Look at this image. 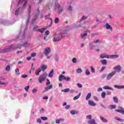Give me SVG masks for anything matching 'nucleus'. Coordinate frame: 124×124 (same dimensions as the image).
Masks as SVG:
<instances>
[{"mask_svg":"<svg viewBox=\"0 0 124 124\" xmlns=\"http://www.w3.org/2000/svg\"><path fill=\"white\" fill-rule=\"evenodd\" d=\"M16 49H18V46L16 45H12L10 46L9 48L3 49L2 53H6L7 52H10L13 50H16Z\"/></svg>","mask_w":124,"mask_h":124,"instance_id":"f257e3e1","label":"nucleus"},{"mask_svg":"<svg viewBox=\"0 0 124 124\" xmlns=\"http://www.w3.org/2000/svg\"><path fill=\"white\" fill-rule=\"evenodd\" d=\"M63 37H64L62 36V35L55 33L53 37V41L54 42H57V41H61L62 38H63Z\"/></svg>","mask_w":124,"mask_h":124,"instance_id":"f03ea898","label":"nucleus"},{"mask_svg":"<svg viewBox=\"0 0 124 124\" xmlns=\"http://www.w3.org/2000/svg\"><path fill=\"white\" fill-rule=\"evenodd\" d=\"M46 78H47V74L46 73H44V74L43 76L39 77L38 80L40 84H42L43 82H44V81L46 80Z\"/></svg>","mask_w":124,"mask_h":124,"instance_id":"7ed1b4c3","label":"nucleus"},{"mask_svg":"<svg viewBox=\"0 0 124 124\" xmlns=\"http://www.w3.org/2000/svg\"><path fill=\"white\" fill-rule=\"evenodd\" d=\"M115 74H116V72L115 71L109 73L107 76V80H110V79H111V78H112V77H113Z\"/></svg>","mask_w":124,"mask_h":124,"instance_id":"20e7f679","label":"nucleus"},{"mask_svg":"<svg viewBox=\"0 0 124 124\" xmlns=\"http://www.w3.org/2000/svg\"><path fill=\"white\" fill-rule=\"evenodd\" d=\"M113 69L115 70V72H120L122 70V67H121V65H118L113 67Z\"/></svg>","mask_w":124,"mask_h":124,"instance_id":"39448f33","label":"nucleus"},{"mask_svg":"<svg viewBox=\"0 0 124 124\" xmlns=\"http://www.w3.org/2000/svg\"><path fill=\"white\" fill-rule=\"evenodd\" d=\"M118 108H119L120 109H116L115 111L118 112V113H121L122 115H124V109L123 107H119Z\"/></svg>","mask_w":124,"mask_h":124,"instance_id":"423d86ee","label":"nucleus"},{"mask_svg":"<svg viewBox=\"0 0 124 124\" xmlns=\"http://www.w3.org/2000/svg\"><path fill=\"white\" fill-rule=\"evenodd\" d=\"M51 52V49L50 47H46L45 49L44 54L46 56H48L49 53Z\"/></svg>","mask_w":124,"mask_h":124,"instance_id":"0eeeda50","label":"nucleus"},{"mask_svg":"<svg viewBox=\"0 0 124 124\" xmlns=\"http://www.w3.org/2000/svg\"><path fill=\"white\" fill-rule=\"evenodd\" d=\"M88 104L90 106H96V104L91 100H88Z\"/></svg>","mask_w":124,"mask_h":124,"instance_id":"6e6552de","label":"nucleus"},{"mask_svg":"<svg viewBox=\"0 0 124 124\" xmlns=\"http://www.w3.org/2000/svg\"><path fill=\"white\" fill-rule=\"evenodd\" d=\"M47 68L48 66L47 65L43 64L41 65V69H42L43 72H44V71H45V70L47 69Z\"/></svg>","mask_w":124,"mask_h":124,"instance_id":"1a4fd4ad","label":"nucleus"},{"mask_svg":"<svg viewBox=\"0 0 124 124\" xmlns=\"http://www.w3.org/2000/svg\"><path fill=\"white\" fill-rule=\"evenodd\" d=\"M58 13H59V14H61L62 13V11H63V7L60 5H58Z\"/></svg>","mask_w":124,"mask_h":124,"instance_id":"9d476101","label":"nucleus"},{"mask_svg":"<svg viewBox=\"0 0 124 124\" xmlns=\"http://www.w3.org/2000/svg\"><path fill=\"white\" fill-rule=\"evenodd\" d=\"M31 5H29L28 8V19L31 18Z\"/></svg>","mask_w":124,"mask_h":124,"instance_id":"9b49d317","label":"nucleus"},{"mask_svg":"<svg viewBox=\"0 0 124 124\" xmlns=\"http://www.w3.org/2000/svg\"><path fill=\"white\" fill-rule=\"evenodd\" d=\"M64 78H65V77H64V75H60L59 76V80L60 81V82H62V80H65Z\"/></svg>","mask_w":124,"mask_h":124,"instance_id":"f8f14e48","label":"nucleus"},{"mask_svg":"<svg viewBox=\"0 0 124 124\" xmlns=\"http://www.w3.org/2000/svg\"><path fill=\"white\" fill-rule=\"evenodd\" d=\"M41 72V69L40 68H38V69H36L35 71V75L36 76H39V73Z\"/></svg>","mask_w":124,"mask_h":124,"instance_id":"ddd939ff","label":"nucleus"},{"mask_svg":"<svg viewBox=\"0 0 124 124\" xmlns=\"http://www.w3.org/2000/svg\"><path fill=\"white\" fill-rule=\"evenodd\" d=\"M106 29H107V30H110L111 31H112L113 28L112 27H111V26H110L108 23H107L106 25Z\"/></svg>","mask_w":124,"mask_h":124,"instance_id":"4468645a","label":"nucleus"},{"mask_svg":"<svg viewBox=\"0 0 124 124\" xmlns=\"http://www.w3.org/2000/svg\"><path fill=\"white\" fill-rule=\"evenodd\" d=\"M52 88H53V86H52V85H49L47 87H46L45 88V90L44 92H47V91H48L49 90H51V89H52Z\"/></svg>","mask_w":124,"mask_h":124,"instance_id":"2eb2a0df","label":"nucleus"},{"mask_svg":"<svg viewBox=\"0 0 124 124\" xmlns=\"http://www.w3.org/2000/svg\"><path fill=\"white\" fill-rule=\"evenodd\" d=\"M46 30V28H42L40 29H37V31H39V32H41V33H43L44 31H45Z\"/></svg>","mask_w":124,"mask_h":124,"instance_id":"dca6fc26","label":"nucleus"},{"mask_svg":"<svg viewBox=\"0 0 124 124\" xmlns=\"http://www.w3.org/2000/svg\"><path fill=\"white\" fill-rule=\"evenodd\" d=\"M109 58H110V59H117V58H119V55L116 54L110 55Z\"/></svg>","mask_w":124,"mask_h":124,"instance_id":"f3484780","label":"nucleus"},{"mask_svg":"<svg viewBox=\"0 0 124 124\" xmlns=\"http://www.w3.org/2000/svg\"><path fill=\"white\" fill-rule=\"evenodd\" d=\"M54 76V70L52 69L48 74V77L52 78Z\"/></svg>","mask_w":124,"mask_h":124,"instance_id":"a211bd4d","label":"nucleus"},{"mask_svg":"<svg viewBox=\"0 0 124 124\" xmlns=\"http://www.w3.org/2000/svg\"><path fill=\"white\" fill-rule=\"evenodd\" d=\"M91 96H92V93H88L86 96V100H89V99L91 98Z\"/></svg>","mask_w":124,"mask_h":124,"instance_id":"6ab92c4d","label":"nucleus"},{"mask_svg":"<svg viewBox=\"0 0 124 124\" xmlns=\"http://www.w3.org/2000/svg\"><path fill=\"white\" fill-rule=\"evenodd\" d=\"M100 119L101 121H102V122H103V123H107V120L105 119V118L103 117V116H100Z\"/></svg>","mask_w":124,"mask_h":124,"instance_id":"aec40b11","label":"nucleus"},{"mask_svg":"<svg viewBox=\"0 0 124 124\" xmlns=\"http://www.w3.org/2000/svg\"><path fill=\"white\" fill-rule=\"evenodd\" d=\"M114 88H116V89H124V86H120V85H115L114 86Z\"/></svg>","mask_w":124,"mask_h":124,"instance_id":"412c9836","label":"nucleus"},{"mask_svg":"<svg viewBox=\"0 0 124 124\" xmlns=\"http://www.w3.org/2000/svg\"><path fill=\"white\" fill-rule=\"evenodd\" d=\"M88 124H96V123H95V120H94V119L90 120V121L88 122Z\"/></svg>","mask_w":124,"mask_h":124,"instance_id":"4be33fe9","label":"nucleus"},{"mask_svg":"<svg viewBox=\"0 0 124 124\" xmlns=\"http://www.w3.org/2000/svg\"><path fill=\"white\" fill-rule=\"evenodd\" d=\"M63 121H64V119H63L62 118L57 119L56 121V124H60V123H61V122H63Z\"/></svg>","mask_w":124,"mask_h":124,"instance_id":"5701e85b","label":"nucleus"},{"mask_svg":"<svg viewBox=\"0 0 124 124\" xmlns=\"http://www.w3.org/2000/svg\"><path fill=\"white\" fill-rule=\"evenodd\" d=\"M27 4H28V1H26L22 6L23 9H26V8H27Z\"/></svg>","mask_w":124,"mask_h":124,"instance_id":"b1692460","label":"nucleus"},{"mask_svg":"<svg viewBox=\"0 0 124 124\" xmlns=\"http://www.w3.org/2000/svg\"><path fill=\"white\" fill-rule=\"evenodd\" d=\"M80 96H81V93H79L78 95L75 96L73 98V100H77V99H78V98H79V97H80Z\"/></svg>","mask_w":124,"mask_h":124,"instance_id":"393cba45","label":"nucleus"},{"mask_svg":"<svg viewBox=\"0 0 124 124\" xmlns=\"http://www.w3.org/2000/svg\"><path fill=\"white\" fill-rule=\"evenodd\" d=\"M87 35H88V33H84L83 34H81L80 35V36H81V38H86V36H87Z\"/></svg>","mask_w":124,"mask_h":124,"instance_id":"a878e982","label":"nucleus"},{"mask_svg":"<svg viewBox=\"0 0 124 124\" xmlns=\"http://www.w3.org/2000/svg\"><path fill=\"white\" fill-rule=\"evenodd\" d=\"M113 100H114V102H115V103H118V102L119 101V99H118V98L116 96L113 97Z\"/></svg>","mask_w":124,"mask_h":124,"instance_id":"bb28decb","label":"nucleus"},{"mask_svg":"<svg viewBox=\"0 0 124 124\" xmlns=\"http://www.w3.org/2000/svg\"><path fill=\"white\" fill-rule=\"evenodd\" d=\"M103 89L104 90H113V88L107 86L103 87Z\"/></svg>","mask_w":124,"mask_h":124,"instance_id":"cd10ccee","label":"nucleus"},{"mask_svg":"<svg viewBox=\"0 0 124 124\" xmlns=\"http://www.w3.org/2000/svg\"><path fill=\"white\" fill-rule=\"evenodd\" d=\"M38 16H39V11H38V13L34 16V17H35L34 21H35L36 19L38 18Z\"/></svg>","mask_w":124,"mask_h":124,"instance_id":"c85d7f7f","label":"nucleus"},{"mask_svg":"<svg viewBox=\"0 0 124 124\" xmlns=\"http://www.w3.org/2000/svg\"><path fill=\"white\" fill-rule=\"evenodd\" d=\"M101 62L102 64H107V61H106V60H101Z\"/></svg>","mask_w":124,"mask_h":124,"instance_id":"c756f323","label":"nucleus"},{"mask_svg":"<svg viewBox=\"0 0 124 124\" xmlns=\"http://www.w3.org/2000/svg\"><path fill=\"white\" fill-rule=\"evenodd\" d=\"M116 105H111L109 106V108L113 109H116Z\"/></svg>","mask_w":124,"mask_h":124,"instance_id":"7c9ffc66","label":"nucleus"},{"mask_svg":"<svg viewBox=\"0 0 124 124\" xmlns=\"http://www.w3.org/2000/svg\"><path fill=\"white\" fill-rule=\"evenodd\" d=\"M51 7H52V4L51 3L47 4V5L46 6V9H48L49 10L51 9Z\"/></svg>","mask_w":124,"mask_h":124,"instance_id":"2f4dec72","label":"nucleus"},{"mask_svg":"<svg viewBox=\"0 0 124 124\" xmlns=\"http://www.w3.org/2000/svg\"><path fill=\"white\" fill-rule=\"evenodd\" d=\"M71 114H72V115H76L77 114H78V111H75L74 110H71L70 111Z\"/></svg>","mask_w":124,"mask_h":124,"instance_id":"473e14b6","label":"nucleus"},{"mask_svg":"<svg viewBox=\"0 0 124 124\" xmlns=\"http://www.w3.org/2000/svg\"><path fill=\"white\" fill-rule=\"evenodd\" d=\"M106 95V93L105 92H103L101 93V96L102 98H105Z\"/></svg>","mask_w":124,"mask_h":124,"instance_id":"72a5a7b5","label":"nucleus"},{"mask_svg":"<svg viewBox=\"0 0 124 124\" xmlns=\"http://www.w3.org/2000/svg\"><path fill=\"white\" fill-rule=\"evenodd\" d=\"M100 57L101 58V59H105V58H106L107 59H109V56H103L102 55H100Z\"/></svg>","mask_w":124,"mask_h":124,"instance_id":"f704fd0d","label":"nucleus"},{"mask_svg":"<svg viewBox=\"0 0 124 124\" xmlns=\"http://www.w3.org/2000/svg\"><path fill=\"white\" fill-rule=\"evenodd\" d=\"M85 74L87 76H89L90 75V74H91V73L90 72V71H89V69H87L86 70H85Z\"/></svg>","mask_w":124,"mask_h":124,"instance_id":"c9c22d12","label":"nucleus"},{"mask_svg":"<svg viewBox=\"0 0 124 124\" xmlns=\"http://www.w3.org/2000/svg\"><path fill=\"white\" fill-rule=\"evenodd\" d=\"M59 21H60V19L58 17H56L55 18L54 23L55 24H58L59 23Z\"/></svg>","mask_w":124,"mask_h":124,"instance_id":"e433bc0d","label":"nucleus"},{"mask_svg":"<svg viewBox=\"0 0 124 124\" xmlns=\"http://www.w3.org/2000/svg\"><path fill=\"white\" fill-rule=\"evenodd\" d=\"M70 91V89L69 88H67L64 89V90H62V92H64V93H68Z\"/></svg>","mask_w":124,"mask_h":124,"instance_id":"4c0bfd02","label":"nucleus"},{"mask_svg":"<svg viewBox=\"0 0 124 124\" xmlns=\"http://www.w3.org/2000/svg\"><path fill=\"white\" fill-rule=\"evenodd\" d=\"M19 11H20V8H18L17 10L16 11L15 15H18V14H19Z\"/></svg>","mask_w":124,"mask_h":124,"instance_id":"58836bf2","label":"nucleus"},{"mask_svg":"<svg viewBox=\"0 0 124 124\" xmlns=\"http://www.w3.org/2000/svg\"><path fill=\"white\" fill-rule=\"evenodd\" d=\"M15 72H16V75H20V73H19V68H17L15 70Z\"/></svg>","mask_w":124,"mask_h":124,"instance_id":"ea45409f","label":"nucleus"},{"mask_svg":"<svg viewBox=\"0 0 124 124\" xmlns=\"http://www.w3.org/2000/svg\"><path fill=\"white\" fill-rule=\"evenodd\" d=\"M116 120L117 121H119V122H121V123H123L124 122V119H121V118H116Z\"/></svg>","mask_w":124,"mask_h":124,"instance_id":"a19ab883","label":"nucleus"},{"mask_svg":"<svg viewBox=\"0 0 124 124\" xmlns=\"http://www.w3.org/2000/svg\"><path fill=\"white\" fill-rule=\"evenodd\" d=\"M25 1V0H19L18 5H20L23 3V2Z\"/></svg>","mask_w":124,"mask_h":124,"instance_id":"79ce46f5","label":"nucleus"},{"mask_svg":"<svg viewBox=\"0 0 124 124\" xmlns=\"http://www.w3.org/2000/svg\"><path fill=\"white\" fill-rule=\"evenodd\" d=\"M82 69L81 68H78L77 70V73H81L82 72Z\"/></svg>","mask_w":124,"mask_h":124,"instance_id":"37998d69","label":"nucleus"},{"mask_svg":"<svg viewBox=\"0 0 124 124\" xmlns=\"http://www.w3.org/2000/svg\"><path fill=\"white\" fill-rule=\"evenodd\" d=\"M5 70H6V71H9V70H10V66H9V65H7L6 67Z\"/></svg>","mask_w":124,"mask_h":124,"instance_id":"c03bdc74","label":"nucleus"},{"mask_svg":"<svg viewBox=\"0 0 124 124\" xmlns=\"http://www.w3.org/2000/svg\"><path fill=\"white\" fill-rule=\"evenodd\" d=\"M41 119L43 121H46V120H48V118L46 117H41Z\"/></svg>","mask_w":124,"mask_h":124,"instance_id":"a18cd8bd","label":"nucleus"},{"mask_svg":"<svg viewBox=\"0 0 124 124\" xmlns=\"http://www.w3.org/2000/svg\"><path fill=\"white\" fill-rule=\"evenodd\" d=\"M29 89H30V86H26L24 88V90H25L26 92H29Z\"/></svg>","mask_w":124,"mask_h":124,"instance_id":"49530a36","label":"nucleus"},{"mask_svg":"<svg viewBox=\"0 0 124 124\" xmlns=\"http://www.w3.org/2000/svg\"><path fill=\"white\" fill-rule=\"evenodd\" d=\"M87 18H88V16H83L81 19V21H82L83 20H86V19H87Z\"/></svg>","mask_w":124,"mask_h":124,"instance_id":"de8ad7c7","label":"nucleus"},{"mask_svg":"<svg viewBox=\"0 0 124 124\" xmlns=\"http://www.w3.org/2000/svg\"><path fill=\"white\" fill-rule=\"evenodd\" d=\"M64 79H65V80H66V81H70V80H71V78H70L69 77H65L64 78Z\"/></svg>","mask_w":124,"mask_h":124,"instance_id":"09e8293b","label":"nucleus"},{"mask_svg":"<svg viewBox=\"0 0 124 124\" xmlns=\"http://www.w3.org/2000/svg\"><path fill=\"white\" fill-rule=\"evenodd\" d=\"M72 62H74V63H76V62H77V59H76V58H73L72 59Z\"/></svg>","mask_w":124,"mask_h":124,"instance_id":"8fccbe9b","label":"nucleus"},{"mask_svg":"<svg viewBox=\"0 0 124 124\" xmlns=\"http://www.w3.org/2000/svg\"><path fill=\"white\" fill-rule=\"evenodd\" d=\"M37 92V89H33L32 91V93H35Z\"/></svg>","mask_w":124,"mask_h":124,"instance_id":"3c124183","label":"nucleus"},{"mask_svg":"<svg viewBox=\"0 0 124 124\" xmlns=\"http://www.w3.org/2000/svg\"><path fill=\"white\" fill-rule=\"evenodd\" d=\"M35 56H36V53H32L31 54V57L32 58H33V57H35Z\"/></svg>","mask_w":124,"mask_h":124,"instance_id":"603ef678","label":"nucleus"},{"mask_svg":"<svg viewBox=\"0 0 124 124\" xmlns=\"http://www.w3.org/2000/svg\"><path fill=\"white\" fill-rule=\"evenodd\" d=\"M93 98H94V100L95 101H98V98H97V97L95 96H94L93 97Z\"/></svg>","mask_w":124,"mask_h":124,"instance_id":"864d4df0","label":"nucleus"},{"mask_svg":"<svg viewBox=\"0 0 124 124\" xmlns=\"http://www.w3.org/2000/svg\"><path fill=\"white\" fill-rule=\"evenodd\" d=\"M91 71L93 73H94L95 72V70H94V68L93 67V66H91Z\"/></svg>","mask_w":124,"mask_h":124,"instance_id":"5fc2aeb1","label":"nucleus"},{"mask_svg":"<svg viewBox=\"0 0 124 124\" xmlns=\"http://www.w3.org/2000/svg\"><path fill=\"white\" fill-rule=\"evenodd\" d=\"M45 34L46 35H48V34H50V31H48V30L46 31Z\"/></svg>","mask_w":124,"mask_h":124,"instance_id":"6e6d98bb","label":"nucleus"},{"mask_svg":"<svg viewBox=\"0 0 124 124\" xmlns=\"http://www.w3.org/2000/svg\"><path fill=\"white\" fill-rule=\"evenodd\" d=\"M21 77L22 78H27L28 77V75H22L21 76Z\"/></svg>","mask_w":124,"mask_h":124,"instance_id":"4d7b16f0","label":"nucleus"},{"mask_svg":"<svg viewBox=\"0 0 124 124\" xmlns=\"http://www.w3.org/2000/svg\"><path fill=\"white\" fill-rule=\"evenodd\" d=\"M105 68H106L105 67H102L101 68L100 71L101 72H102V71H103V70H104V69H105Z\"/></svg>","mask_w":124,"mask_h":124,"instance_id":"13d9d810","label":"nucleus"},{"mask_svg":"<svg viewBox=\"0 0 124 124\" xmlns=\"http://www.w3.org/2000/svg\"><path fill=\"white\" fill-rule=\"evenodd\" d=\"M77 85H78V88H82V87H83L82 84H81L80 83H78Z\"/></svg>","mask_w":124,"mask_h":124,"instance_id":"bf43d9fd","label":"nucleus"},{"mask_svg":"<svg viewBox=\"0 0 124 124\" xmlns=\"http://www.w3.org/2000/svg\"><path fill=\"white\" fill-rule=\"evenodd\" d=\"M70 108V106H69V105H67L65 107V109H66L67 110L69 109Z\"/></svg>","mask_w":124,"mask_h":124,"instance_id":"052dcab7","label":"nucleus"},{"mask_svg":"<svg viewBox=\"0 0 124 124\" xmlns=\"http://www.w3.org/2000/svg\"><path fill=\"white\" fill-rule=\"evenodd\" d=\"M6 83L5 82H3L2 81H0V85H6Z\"/></svg>","mask_w":124,"mask_h":124,"instance_id":"680f3d73","label":"nucleus"},{"mask_svg":"<svg viewBox=\"0 0 124 124\" xmlns=\"http://www.w3.org/2000/svg\"><path fill=\"white\" fill-rule=\"evenodd\" d=\"M86 119H92V115H89L86 117Z\"/></svg>","mask_w":124,"mask_h":124,"instance_id":"e2e57ef3","label":"nucleus"},{"mask_svg":"<svg viewBox=\"0 0 124 124\" xmlns=\"http://www.w3.org/2000/svg\"><path fill=\"white\" fill-rule=\"evenodd\" d=\"M55 60V61H56V62H58V61H59V57H58V55L56 56Z\"/></svg>","mask_w":124,"mask_h":124,"instance_id":"0e129e2a","label":"nucleus"},{"mask_svg":"<svg viewBox=\"0 0 124 124\" xmlns=\"http://www.w3.org/2000/svg\"><path fill=\"white\" fill-rule=\"evenodd\" d=\"M101 91H102V88H99L98 89H97V92H101Z\"/></svg>","mask_w":124,"mask_h":124,"instance_id":"69168bd1","label":"nucleus"},{"mask_svg":"<svg viewBox=\"0 0 124 124\" xmlns=\"http://www.w3.org/2000/svg\"><path fill=\"white\" fill-rule=\"evenodd\" d=\"M38 28V27L37 26H35L33 28V31H37V28Z\"/></svg>","mask_w":124,"mask_h":124,"instance_id":"338daca9","label":"nucleus"},{"mask_svg":"<svg viewBox=\"0 0 124 124\" xmlns=\"http://www.w3.org/2000/svg\"><path fill=\"white\" fill-rule=\"evenodd\" d=\"M37 122L38 123H39L40 124L41 123V119H37Z\"/></svg>","mask_w":124,"mask_h":124,"instance_id":"774afa93","label":"nucleus"}]
</instances>
